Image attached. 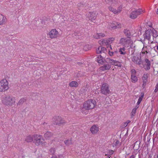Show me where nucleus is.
Here are the masks:
<instances>
[{"instance_id":"412c9836","label":"nucleus","mask_w":158,"mask_h":158,"mask_svg":"<svg viewBox=\"0 0 158 158\" xmlns=\"http://www.w3.org/2000/svg\"><path fill=\"white\" fill-rule=\"evenodd\" d=\"M27 100V98L26 97H23L21 98L17 104V105H22L23 103L26 102Z\"/></svg>"},{"instance_id":"ddd939ff","label":"nucleus","mask_w":158,"mask_h":158,"mask_svg":"<svg viewBox=\"0 0 158 158\" xmlns=\"http://www.w3.org/2000/svg\"><path fill=\"white\" fill-rule=\"evenodd\" d=\"M90 130L92 134H95L99 131V128L96 125H94L90 128Z\"/></svg>"},{"instance_id":"dca6fc26","label":"nucleus","mask_w":158,"mask_h":158,"mask_svg":"<svg viewBox=\"0 0 158 158\" xmlns=\"http://www.w3.org/2000/svg\"><path fill=\"white\" fill-rule=\"evenodd\" d=\"M96 60L98 63L101 64L106 63V60L103 58L101 55H99L97 57Z\"/></svg>"},{"instance_id":"338daca9","label":"nucleus","mask_w":158,"mask_h":158,"mask_svg":"<svg viewBox=\"0 0 158 158\" xmlns=\"http://www.w3.org/2000/svg\"><path fill=\"white\" fill-rule=\"evenodd\" d=\"M157 14H158V9H157Z\"/></svg>"},{"instance_id":"09e8293b","label":"nucleus","mask_w":158,"mask_h":158,"mask_svg":"<svg viewBox=\"0 0 158 158\" xmlns=\"http://www.w3.org/2000/svg\"><path fill=\"white\" fill-rule=\"evenodd\" d=\"M109 47H110V51L112 50V48L111 47V44H109V45H108L107 46V48H109Z\"/></svg>"},{"instance_id":"f257e3e1","label":"nucleus","mask_w":158,"mask_h":158,"mask_svg":"<svg viewBox=\"0 0 158 158\" xmlns=\"http://www.w3.org/2000/svg\"><path fill=\"white\" fill-rule=\"evenodd\" d=\"M96 102L94 99H89L84 102L83 105V107L86 110H90L93 109L96 105Z\"/></svg>"},{"instance_id":"a211bd4d","label":"nucleus","mask_w":158,"mask_h":158,"mask_svg":"<svg viewBox=\"0 0 158 158\" xmlns=\"http://www.w3.org/2000/svg\"><path fill=\"white\" fill-rule=\"evenodd\" d=\"M6 20V17L0 14V25L5 24Z\"/></svg>"},{"instance_id":"052dcab7","label":"nucleus","mask_w":158,"mask_h":158,"mask_svg":"<svg viewBox=\"0 0 158 158\" xmlns=\"http://www.w3.org/2000/svg\"><path fill=\"white\" fill-rule=\"evenodd\" d=\"M143 53V54H145V53H146V52H145H145H142Z\"/></svg>"},{"instance_id":"9b49d317","label":"nucleus","mask_w":158,"mask_h":158,"mask_svg":"<svg viewBox=\"0 0 158 158\" xmlns=\"http://www.w3.org/2000/svg\"><path fill=\"white\" fill-rule=\"evenodd\" d=\"M55 120L54 124V125H60L64 123V121L60 117L58 116L55 118Z\"/></svg>"},{"instance_id":"f704fd0d","label":"nucleus","mask_w":158,"mask_h":158,"mask_svg":"<svg viewBox=\"0 0 158 158\" xmlns=\"http://www.w3.org/2000/svg\"><path fill=\"white\" fill-rule=\"evenodd\" d=\"M115 23H116L114 22L113 23L111 24V25L110 26L111 28L114 29H115L116 28H119L121 27L120 26H119L118 24V25H115Z\"/></svg>"},{"instance_id":"8fccbe9b","label":"nucleus","mask_w":158,"mask_h":158,"mask_svg":"<svg viewBox=\"0 0 158 158\" xmlns=\"http://www.w3.org/2000/svg\"><path fill=\"white\" fill-rule=\"evenodd\" d=\"M135 155L133 154L129 158H135Z\"/></svg>"},{"instance_id":"37998d69","label":"nucleus","mask_w":158,"mask_h":158,"mask_svg":"<svg viewBox=\"0 0 158 158\" xmlns=\"http://www.w3.org/2000/svg\"><path fill=\"white\" fill-rule=\"evenodd\" d=\"M96 52L97 54L101 53V52L100 51V47H99L96 50Z\"/></svg>"},{"instance_id":"1a4fd4ad","label":"nucleus","mask_w":158,"mask_h":158,"mask_svg":"<svg viewBox=\"0 0 158 158\" xmlns=\"http://www.w3.org/2000/svg\"><path fill=\"white\" fill-rule=\"evenodd\" d=\"M97 15L98 13L96 11H93L92 12H89L87 16L90 20L93 22L96 19Z\"/></svg>"},{"instance_id":"69168bd1","label":"nucleus","mask_w":158,"mask_h":158,"mask_svg":"<svg viewBox=\"0 0 158 158\" xmlns=\"http://www.w3.org/2000/svg\"><path fill=\"white\" fill-rule=\"evenodd\" d=\"M156 158H158V154L157 155V156Z\"/></svg>"},{"instance_id":"13d9d810","label":"nucleus","mask_w":158,"mask_h":158,"mask_svg":"<svg viewBox=\"0 0 158 158\" xmlns=\"http://www.w3.org/2000/svg\"><path fill=\"white\" fill-rule=\"evenodd\" d=\"M141 102L138 100L137 102V104L138 105H139V104H140V103Z\"/></svg>"},{"instance_id":"b1692460","label":"nucleus","mask_w":158,"mask_h":158,"mask_svg":"<svg viewBox=\"0 0 158 158\" xmlns=\"http://www.w3.org/2000/svg\"><path fill=\"white\" fill-rule=\"evenodd\" d=\"M152 32L151 33L153 37L156 38L158 36V32L154 28L151 29Z\"/></svg>"},{"instance_id":"2eb2a0df","label":"nucleus","mask_w":158,"mask_h":158,"mask_svg":"<svg viewBox=\"0 0 158 158\" xmlns=\"http://www.w3.org/2000/svg\"><path fill=\"white\" fill-rule=\"evenodd\" d=\"M111 67V65L108 63L105 64L104 65L100 67L101 70L105 71L109 70Z\"/></svg>"},{"instance_id":"f03ea898","label":"nucleus","mask_w":158,"mask_h":158,"mask_svg":"<svg viewBox=\"0 0 158 158\" xmlns=\"http://www.w3.org/2000/svg\"><path fill=\"white\" fill-rule=\"evenodd\" d=\"M33 143L37 146L45 143V140L41 135H33Z\"/></svg>"},{"instance_id":"e2e57ef3","label":"nucleus","mask_w":158,"mask_h":158,"mask_svg":"<svg viewBox=\"0 0 158 158\" xmlns=\"http://www.w3.org/2000/svg\"><path fill=\"white\" fill-rule=\"evenodd\" d=\"M143 40H142V39H141V40H140L141 41V42L143 43V41H143Z\"/></svg>"},{"instance_id":"393cba45","label":"nucleus","mask_w":158,"mask_h":158,"mask_svg":"<svg viewBox=\"0 0 158 158\" xmlns=\"http://www.w3.org/2000/svg\"><path fill=\"white\" fill-rule=\"evenodd\" d=\"M25 140L28 143L31 142L32 141H33V135L32 137L31 135L27 136L25 138Z\"/></svg>"},{"instance_id":"4d7b16f0","label":"nucleus","mask_w":158,"mask_h":158,"mask_svg":"<svg viewBox=\"0 0 158 158\" xmlns=\"http://www.w3.org/2000/svg\"><path fill=\"white\" fill-rule=\"evenodd\" d=\"M59 158H63V156L62 155H59Z\"/></svg>"},{"instance_id":"de8ad7c7","label":"nucleus","mask_w":158,"mask_h":158,"mask_svg":"<svg viewBox=\"0 0 158 158\" xmlns=\"http://www.w3.org/2000/svg\"><path fill=\"white\" fill-rule=\"evenodd\" d=\"M43 127L44 128V129L46 130L48 129L49 127V125H48L47 126H44Z\"/></svg>"},{"instance_id":"aec40b11","label":"nucleus","mask_w":158,"mask_h":158,"mask_svg":"<svg viewBox=\"0 0 158 158\" xmlns=\"http://www.w3.org/2000/svg\"><path fill=\"white\" fill-rule=\"evenodd\" d=\"M145 61L146 63V68L145 69L146 70H149L150 69L151 63L150 61L148 59H146Z\"/></svg>"},{"instance_id":"473e14b6","label":"nucleus","mask_w":158,"mask_h":158,"mask_svg":"<svg viewBox=\"0 0 158 158\" xmlns=\"http://www.w3.org/2000/svg\"><path fill=\"white\" fill-rule=\"evenodd\" d=\"M64 142L67 146H69L72 144L71 139L65 140L64 141Z\"/></svg>"},{"instance_id":"0eeeda50","label":"nucleus","mask_w":158,"mask_h":158,"mask_svg":"<svg viewBox=\"0 0 158 158\" xmlns=\"http://www.w3.org/2000/svg\"><path fill=\"white\" fill-rule=\"evenodd\" d=\"M143 12V10L141 9L134 10L131 13L130 15V17L132 19H135L139 15L141 14Z\"/></svg>"},{"instance_id":"c9c22d12","label":"nucleus","mask_w":158,"mask_h":158,"mask_svg":"<svg viewBox=\"0 0 158 158\" xmlns=\"http://www.w3.org/2000/svg\"><path fill=\"white\" fill-rule=\"evenodd\" d=\"M56 150L54 148H51L49 151V153L50 154L53 155L55 152Z\"/></svg>"},{"instance_id":"cd10ccee","label":"nucleus","mask_w":158,"mask_h":158,"mask_svg":"<svg viewBox=\"0 0 158 158\" xmlns=\"http://www.w3.org/2000/svg\"><path fill=\"white\" fill-rule=\"evenodd\" d=\"M142 41L143 42V44L144 45L143 47H144L145 46H148V45H149L150 42H151V40H150L144 39V40H143Z\"/></svg>"},{"instance_id":"20e7f679","label":"nucleus","mask_w":158,"mask_h":158,"mask_svg":"<svg viewBox=\"0 0 158 158\" xmlns=\"http://www.w3.org/2000/svg\"><path fill=\"white\" fill-rule=\"evenodd\" d=\"M15 98L7 96L3 99V102L6 105L11 106L15 103Z\"/></svg>"},{"instance_id":"2f4dec72","label":"nucleus","mask_w":158,"mask_h":158,"mask_svg":"<svg viewBox=\"0 0 158 158\" xmlns=\"http://www.w3.org/2000/svg\"><path fill=\"white\" fill-rule=\"evenodd\" d=\"M114 60L113 59H111L110 58H107L106 59L105 62L107 63H110L113 65Z\"/></svg>"},{"instance_id":"bf43d9fd","label":"nucleus","mask_w":158,"mask_h":158,"mask_svg":"<svg viewBox=\"0 0 158 158\" xmlns=\"http://www.w3.org/2000/svg\"><path fill=\"white\" fill-rule=\"evenodd\" d=\"M51 158H57V157H56V156H52V157H51Z\"/></svg>"},{"instance_id":"6e6552de","label":"nucleus","mask_w":158,"mask_h":158,"mask_svg":"<svg viewBox=\"0 0 158 158\" xmlns=\"http://www.w3.org/2000/svg\"><path fill=\"white\" fill-rule=\"evenodd\" d=\"M132 60L134 63L139 65L143 64V61L141 58H139L138 56H134L132 58Z\"/></svg>"},{"instance_id":"49530a36","label":"nucleus","mask_w":158,"mask_h":158,"mask_svg":"<svg viewBox=\"0 0 158 158\" xmlns=\"http://www.w3.org/2000/svg\"><path fill=\"white\" fill-rule=\"evenodd\" d=\"M47 125V123L44 122L41 124V126L42 127H43L44 126H46Z\"/></svg>"},{"instance_id":"6e6d98bb","label":"nucleus","mask_w":158,"mask_h":158,"mask_svg":"<svg viewBox=\"0 0 158 158\" xmlns=\"http://www.w3.org/2000/svg\"><path fill=\"white\" fill-rule=\"evenodd\" d=\"M117 66H118V67H121L122 66V65L121 64H118L117 65H116Z\"/></svg>"},{"instance_id":"bb28decb","label":"nucleus","mask_w":158,"mask_h":158,"mask_svg":"<svg viewBox=\"0 0 158 158\" xmlns=\"http://www.w3.org/2000/svg\"><path fill=\"white\" fill-rule=\"evenodd\" d=\"M126 48L125 47L120 48L119 49V52L121 55H125L126 52L125 51Z\"/></svg>"},{"instance_id":"5701e85b","label":"nucleus","mask_w":158,"mask_h":158,"mask_svg":"<svg viewBox=\"0 0 158 158\" xmlns=\"http://www.w3.org/2000/svg\"><path fill=\"white\" fill-rule=\"evenodd\" d=\"M78 85V82L75 81H72L69 83V86L70 87H77Z\"/></svg>"},{"instance_id":"3c124183","label":"nucleus","mask_w":158,"mask_h":158,"mask_svg":"<svg viewBox=\"0 0 158 158\" xmlns=\"http://www.w3.org/2000/svg\"><path fill=\"white\" fill-rule=\"evenodd\" d=\"M119 143V140H117L115 143V145H116Z\"/></svg>"},{"instance_id":"4c0bfd02","label":"nucleus","mask_w":158,"mask_h":158,"mask_svg":"<svg viewBox=\"0 0 158 158\" xmlns=\"http://www.w3.org/2000/svg\"><path fill=\"white\" fill-rule=\"evenodd\" d=\"M117 51H110V50H109V55L112 56L114 55V53H117Z\"/></svg>"},{"instance_id":"c03bdc74","label":"nucleus","mask_w":158,"mask_h":158,"mask_svg":"<svg viewBox=\"0 0 158 158\" xmlns=\"http://www.w3.org/2000/svg\"><path fill=\"white\" fill-rule=\"evenodd\" d=\"M119 62L118 61H117V60H114V63L113 64V65H114L116 66L118 63H119Z\"/></svg>"},{"instance_id":"c85d7f7f","label":"nucleus","mask_w":158,"mask_h":158,"mask_svg":"<svg viewBox=\"0 0 158 158\" xmlns=\"http://www.w3.org/2000/svg\"><path fill=\"white\" fill-rule=\"evenodd\" d=\"M109 10L110 11L113 12L115 14H117L120 12L119 10H116L112 7H109Z\"/></svg>"},{"instance_id":"72a5a7b5","label":"nucleus","mask_w":158,"mask_h":158,"mask_svg":"<svg viewBox=\"0 0 158 158\" xmlns=\"http://www.w3.org/2000/svg\"><path fill=\"white\" fill-rule=\"evenodd\" d=\"M138 108V106H136V107L133 108L131 112V115L132 116H134L135 114L137 108Z\"/></svg>"},{"instance_id":"f3484780","label":"nucleus","mask_w":158,"mask_h":158,"mask_svg":"<svg viewBox=\"0 0 158 158\" xmlns=\"http://www.w3.org/2000/svg\"><path fill=\"white\" fill-rule=\"evenodd\" d=\"M105 36V34L102 33H97L96 34L94 35L93 36L96 39H100L104 37Z\"/></svg>"},{"instance_id":"9d476101","label":"nucleus","mask_w":158,"mask_h":158,"mask_svg":"<svg viewBox=\"0 0 158 158\" xmlns=\"http://www.w3.org/2000/svg\"><path fill=\"white\" fill-rule=\"evenodd\" d=\"M152 32L151 29H148L147 30L144 34H143V37L144 39H147L148 40H150L151 36L152 35L151 33Z\"/></svg>"},{"instance_id":"e433bc0d","label":"nucleus","mask_w":158,"mask_h":158,"mask_svg":"<svg viewBox=\"0 0 158 158\" xmlns=\"http://www.w3.org/2000/svg\"><path fill=\"white\" fill-rule=\"evenodd\" d=\"M128 53L129 54H131V55H133L134 52L135 50L133 49L132 48H130L128 49Z\"/></svg>"},{"instance_id":"c756f323","label":"nucleus","mask_w":158,"mask_h":158,"mask_svg":"<svg viewBox=\"0 0 158 158\" xmlns=\"http://www.w3.org/2000/svg\"><path fill=\"white\" fill-rule=\"evenodd\" d=\"M131 81L133 83L136 82L138 80V78L137 77L133 74L131 75Z\"/></svg>"},{"instance_id":"f8f14e48","label":"nucleus","mask_w":158,"mask_h":158,"mask_svg":"<svg viewBox=\"0 0 158 158\" xmlns=\"http://www.w3.org/2000/svg\"><path fill=\"white\" fill-rule=\"evenodd\" d=\"M58 34V32L56 29H53L49 32V35L50 37L51 38H56Z\"/></svg>"},{"instance_id":"774afa93","label":"nucleus","mask_w":158,"mask_h":158,"mask_svg":"<svg viewBox=\"0 0 158 158\" xmlns=\"http://www.w3.org/2000/svg\"><path fill=\"white\" fill-rule=\"evenodd\" d=\"M78 63L79 64H81V63H80V62H78Z\"/></svg>"},{"instance_id":"0e129e2a","label":"nucleus","mask_w":158,"mask_h":158,"mask_svg":"<svg viewBox=\"0 0 158 158\" xmlns=\"http://www.w3.org/2000/svg\"><path fill=\"white\" fill-rule=\"evenodd\" d=\"M112 151V153H111V155H112L113 153V152H114L113 151Z\"/></svg>"},{"instance_id":"7ed1b4c3","label":"nucleus","mask_w":158,"mask_h":158,"mask_svg":"<svg viewBox=\"0 0 158 158\" xmlns=\"http://www.w3.org/2000/svg\"><path fill=\"white\" fill-rule=\"evenodd\" d=\"M101 93L106 96H108L111 93L109 85L108 84L105 83L102 84L100 87Z\"/></svg>"},{"instance_id":"4be33fe9","label":"nucleus","mask_w":158,"mask_h":158,"mask_svg":"<svg viewBox=\"0 0 158 158\" xmlns=\"http://www.w3.org/2000/svg\"><path fill=\"white\" fill-rule=\"evenodd\" d=\"M53 135V134L49 131H47L44 135V137L46 139H48L50 137Z\"/></svg>"},{"instance_id":"5fc2aeb1","label":"nucleus","mask_w":158,"mask_h":158,"mask_svg":"<svg viewBox=\"0 0 158 158\" xmlns=\"http://www.w3.org/2000/svg\"><path fill=\"white\" fill-rule=\"evenodd\" d=\"M141 97H141L142 98H143L144 95V94L143 93H141Z\"/></svg>"},{"instance_id":"423d86ee","label":"nucleus","mask_w":158,"mask_h":158,"mask_svg":"<svg viewBox=\"0 0 158 158\" xmlns=\"http://www.w3.org/2000/svg\"><path fill=\"white\" fill-rule=\"evenodd\" d=\"M119 44L125 47H128L131 44L130 39L127 38H121L119 41Z\"/></svg>"},{"instance_id":"ea45409f","label":"nucleus","mask_w":158,"mask_h":158,"mask_svg":"<svg viewBox=\"0 0 158 158\" xmlns=\"http://www.w3.org/2000/svg\"><path fill=\"white\" fill-rule=\"evenodd\" d=\"M106 48L104 47H100V51L101 52V53L102 52L105 53V51H106Z\"/></svg>"},{"instance_id":"a19ab883","label":"nucleus","mask_w":158,"mask_h":158,"mask_svg":"<svg viewBox=\"0 0 158 158\" xmlns=\"http://www.w3.org/2000/svg\"><path fill=\"white\" fill-rule=\"evenodd\" d=\"M151 46L150 45H148V46H145L144 47H143V48H145L146 51L145 52H146V53L147 54L148 53V47H150Z\"/></svg>"},{"instance_id":"a878e982","label":"nucleus","mask_w":158,"mask_h":158,"mask_svg":"<svg viewBox=\"0 0 158 158\" xmlns=\"http://www.w3.org/2000/svg\"><path fill=\"white\" fill-rule=\"evenodd\" d=\"M98 42L101 45H106L107 46H108L106 40L103 39L102 40H99Z\"/></svg>"},{"instance_id":"79ce46f5","label":"nucleus","mask_w":158,"mask_h":158,"mask_svg":"<svg viewBox=\"0 0 158 158\" xmlns=\"http://www.w3.org/2000/svg\"><path fill=\"white\" fill-rule=\"evenodd\" d=\"M77 5L78 6L80 7H83L85 6V4H83L82 2H80L78 3Z\"/></svg>"},{"instance_id":"6ab92c4d","label":"nucleus","mask_w":158,"mask_h":158,"mask_svg":"<svg viewBox=\"0 0 158 158\" xmlns=\"http://www.w3.org/2000/svg\"><path fill=\"white\" fill-rule=\"evenodd\" d=\"M123 32L127 38L130 39L131 35L130 30L127 29H124Z\"/></svg>"},{"instance_id":"603ef678","label":"nucleus","mask_w":158,"mask_h":158,"mask_svg":"<svg viewBox=\"0 0 158 158\" xmlns=\"http://www.w3.org/2000/svg\"><path fill=\"white\" fill-rule=\"evenodd\" d=\"M156 47L157 49L158 50V44L156 45L155 47H154L155 50V48Z\"/></svg>"},{"instance_id":"58836bf2","label":"nucleus","mask_w":158,"mask_h":158,"mask_svg":"<svg viewBox=\"0 0 158 158\" xmlns=\"http://www.w3.org/2000/svg\"><path fill=\"white\" fill-rule=\"evenodd\" d=\"M115 0H105L106 2L107 3L110 5H111L114 1Z\"/></svg>"},{"instance_id":"7c9ffc66","label":"nucleus","mask_w":158,"mask_h":158,"mask_svg":"<svg viewBox=\"0 0 158 158\" xmlns=\"http://www.w3.org/2000/svg\"><path fill=\"white\" fill-rule=\"evenodd\" d=\"M114 40V38L113 37L109 38L108 39L106 40L107 42L108 46L109 44H110Z\"/></svg>"},{"instance_id":"680f3d73","label":"nucleus","mask_w":158,"mask_h":158,"mask_svg":"<svg viewBox=\"0 0 158 158\" xmlns=\"http://www.w3.org/2000/svg\"><path fill=\"white\" fill-rule=\"evenodd\" d=\"M129 153H126V156H128L129 155Z\"/></svg>"},{"instance_id":"a18cd8bd","label":"nucleus","mask_w":158,"mask_h":158,"mask_svg":"<svg viewBox=\"0 0 158 158\" xmlns=\"http://www.w3.org/2000/svg\"><path fill=\"white\" fill-rule=\"evenodd\" d=\"M158 91V86L156 85L155 87V89L154 90L155 93H156Z\"/></svg>"},{"instance_id":"39448f33","label":"nucleus","mask_w":158,"mask_h":158,"mask_svg":"<svg viewBox=\"0 0 158 158\" xmlns=\"http://www.w3.org/2000/svg\"><path fill=\"white\" fill-rule=\"evenodd\" d=\"M8 82L6 79L2 80L0 82V91H5L8 89Z\"/></svg>"},{"instance_id":"4468645a","label":"nucleus","mask_w":158,"mask_h":158,"mask_svg":"<svg viewBox=\"0 0 158 158\" xmlns=\"http://www.w3.org/2000/svg\"><path fill=\"white\" fill-rule=\"evenodd\" d=\"M148 73H144L143 76L142 77V79L143 81V84L142 85V87L144 88L147 82L148 81Z\"/></svg>"},{"instance_id":"864d4df0","label":"nucleus","mask_w":158,"mask_h":158,"mask_svg":"<svg viewBox=\"0 0 158 158\" xmlns=\"http://www.w3.org/2000/svg\"><path fill=\"white\" fill-rule=\"evenodd\" d=\"M143 99V98H142L141 97H139L138 99V100L140 101V102H141V101H142Z\"/></svg>"}]
</instances>
